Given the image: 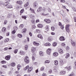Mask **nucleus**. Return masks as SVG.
Segmentation results:
<instances>
[{
  "mask_svg": "<svg viewBox=\"0 0 76 76\" xmlns=\"http://www.w3.org/2000/svg\"><path fill=\"white\" fill-rule=\"evenodd\" d=\"M6 1L3 4L4 6V7H6L8 9H11L12 8V6L10 5L9 4V2H10V0H6Z\"/></svg>",
  "mask_w": 76,
  "mask_h": 76,
  "instance_id": "obj_1",
  "label": "nucleus"
},
{
  "mask_svg": "<svg viewBox=\"0 0 76 76\" xmlns=\"http://www.w3.org/2000/svg\"><path fill=\"white\" fill-rule=\"evenodd\" d=\"M24 61L26 63V64H28L29 62V58L28 56H26L24 58Z\"/></svg>",
  "mask_w": 76,
  "mask_h": 76,
  "instance_id": "obj_2",
  "label": "nucleus"
},
{
  "mask_svg": "<svg viewBox=\"0 0 76 76\" xmlns=\"http://www.w3.org/2000/svg\"><path fill=\"white\" fill-rule=\"evenodd\" d=\"M69 26H70V25L67 24L66 25V32L68 33L69 32H70V29H69Z\"/></svg>",
  "mask_w": 76,
  "mask_h": 76,
  "instance_id": "obj_3",
  "label": "nucleus"
},
{
  "mask_svg": "<svg viewBox=\"0 0 76 76\" xmlns=\"http://www.w3.org/2000/svg\"><path fill=\"white\" fill-rule=\"evenodd\" d=\"M69 41H70L71 42V44L72 46H73L74 47L76 45V43L75 42L73 41L72 40V39H70L69 40Z\"/></svg>",
  "mask_w": 76,
  "mask_h": 76,
  "instance_id": "obj_4",
  "label": "nucleus"
},
{
  "mask_svg": "<svg viewBox=\"0 0 76 76\" xmlns=\"http://www.w3.org/2000/svg\"><path fill=\"white\" fill-rule=\"evenodd\" d=\"M5 58L7 60H10V55L6 56L5 57Z\"/></svg>",
  "mask_w": 76,
  "mask_h": 76,
  "instance_id": "obj_5",
  "label": "nucleus"
},
{
  "mask_svg": "<svg viewBox=\"0 0 76 76\" xmlns=\"http://www.w3.org/2000/svg\"><path fill=\"white\" fill-rule=\"evenodd\" d=\"M16 3L17 4H18L21 5V4H22L23 2H22V1H18L16 2Z\"/></svg>",
  "mask_w": 76,
  "mask_h": 76,
  "instance_id": "obj_6",
  "label": "nucleus"
},
{
  "mask_svg": "<svg viewBox=\"0 0 76 76\" xmlns=\"http://www.w3.org/2000/svg\"><path fill=\"white\" fill-rule=\"evenodd\" d=\"M33 44L34 45H35L36 46H38L39 45V44L37 42H33Z\"/></svg>",
  "mask_w": 76,
  "mask_h": 76,
  "instance_id": "obj_7",
  "label": "nucleus"
},
{
  "mask_svg": "<svg viewBox=\"0 0 76 76\" xmlns=\"http://www.w3.org/2000/svg\"><path fill=\"white\" fill-rule=\"evenodd\" d=\"M37 37L38 38H40V39H43V37H42V35H41V34H38L37 35Z\"/></svg>",
  "mask_w": 76,
  "mask_h": 76,
  "instance_id": "obj_8",
  "label": "nucleus"
},
{
  "mask_svg": "<svg viewBox=\"0 0 76 76\" xmlns=\"http://www.w3.org/2000/svg\"><path fill=\"white\" fill-rule=\"evenodd\" d=\"M44 21H45V22L46 23H50L51 22V21L50 20L48 19H45L44 20Z\"/></svg>",
  "mask_w": 76,
  "mask_h": 76,
  "instance_id": "obj_9",
  "label": "nucleus"
},
{
  "mask_svg": "<svg viewBox=\"0 0 76 76\" xmlns=\"http://www.w3.org/2000/svg\"><path fill=\"white\" fill-rule=\"evenodd\" d=\"M50 53H51V49H48L47 51V54L48 55H50Z\"/></svg>",
  "mask_w": 76,
  "mask_h": 76,
  "instance_id": "obj_10",
  "label": "nucleus"
},
{
  "mask_svg": "<svg viewBox=\"0 0 76 76\" xmlns=\"http://www.w3.org/2000/svg\"><path fill=\"white\" fill-rule=\"evenodd\" d=\"M32 69H33V67H30L28 69V73L31 72L32 70Z\"/></svg>",
  "mask_w": 76,
  "mask_h": 76,
  "instance_id": "obj_11",
  "label": "nucleus"
},
{
  "mask_svg": "<svg viewBox=\"0 0 76 76\" xmlns=\"http://www.w3.org/2000/svg\"><path fill=\"white\" fill-rule=\"evenodd\" d=\"M64 56H65L66 58H68L70 56V54L69 53H67L66 55H65Z\"/></svg>",
  "mask_w": 76,
  "mask_h": 76,
  "instance_id": "obj_12",
  "label": "nucleus"
},
{
  "mask_svg": "<svg viewBox=\"0 0 76 76\" xmlns=\"http://www.w3.org/2000/svg\"><path fill=\"white\" fill-rule=\"evenodd\" d=\"M59 39L61 41H64L65 39L64 37L61 36L60 38Z\"/></svg>",
  "mask_w": 76,
  "mask_h": 76,
  "instance_id": "obj_13",
  "label": "nucleus"
},
{
  "mask_svg": "<svg viewBox=\"0 0 76 76\" xmlns=\"http://www.w3.org/2000/svg\"><path fill=\"white\" fill-rule=\"evenodd\" d=\"M54 64L56 66H58V62L57 60H55L54 61Z\"/></svg>",
  "mask_w": 76,
  "mask_h": 76,
  "instance_id": "obj_14",
  "label": "nucleus"
},
{
  "mask_svg": "<svg viewBox=\"0 0 76 76\" xmlns=\"http://www.w3.org/2000/svg\"><path fill=\"white\" fill-rule=\"evenodd\" d=\"M31 50L33 53H34V51L36 50V48H35L33 47L31 48Z\"/></svg>",
  "mask_w": 76,
  "mask_h": 76,
  "instance_id": "obj_15",
  "label": "nucleus"
},
{
  "mask_svg": "<svg viewBox=\"0 0 76 76\" xmlns=\"http://www.w3.org/2000/svg\"><path fill=\"white\" fill-rule=\"evenodd\" d=\"M33 6L34 7H37V6H38V4H37L36 2H35L34 3Z\"/></svg>",
  "mask_w": 76,
  "mask_h": 76,
  "instance_id": "obj_16",
  "label": "nucleus"
},
{
  "mask_svg": "<svg viewBox=\"0 0 76 76\" xmlns=\"http://www.w3.org/2000/svg\"><path fill=\"white\" fill-rule=\"evenodd\" d=\"M44 45H45V46H50V43L49 42H47L44 44Z\"/></svg>",
  "mask_w": 76,
  "mask_h": 76,
  "instance_id": "obj_17",
  "label": "nucleus"
},
{
  "mask_svg": "<svg viewBox=\"0 0 76 76\" xmlns=\"http://www.w3.org/2000/svg\"><path fill=\"white\" fill-rule=\"evenodd\" d=\"M6 30V28L5 27H3L2 29V31L3 32H5Z\"/></svg>",
  "mask_w": 76,
  "mask_h": 76,
  "instance_id": "obj_18",
  "label": "nucleus"
},
{
  "mask_svg": "<svg viewBox=\"0 0 76 76\" xmlns=\"http://www.w3.org/2000/svg\"><path fill=\"white\" fill-rule=\"evenodd\" d=\"M42 10V7H39L37 10V11L38 12H41Z\"/></svg>",
  "mask_w": 76,
  "mask_h": 76,
  "instance_id": "obj_19",
  "label": "nucleus"
},
{
  "mask_svg": "<svg viewBox=\"0 0 76 76\" xmlns=\"http://www.w3.org/2000/svg\"><path fill=\"white\" fill-rule=\"evenodd\" d=\"M64 64L63 61L62 60H61L60 62V66H63Z\"/></svg>",
  "mask_w": 76,
  "mask_h": 76,
  "instance_id": "obj_20",
  "label": "nucleus"
},
{
  "mask_svg": "<svg viewBox=\"0 0 76 76\" xmlns=\"http://www.w3.org/2000/svg\"><path fill=\"white\" fill-rule=\"evenodd\" d=\"M53 54L54 56L55 57H57V56H58V53L57 52H55L53 53Z\"/></svg>",
  "mask_w": 76,
  "mask_h": 76,
  "instance_id": "obj_21",
  "label": "nucleus"
},
{
  "mask_svg": "<svg viewBox=\"0 0 76 76\" xmlns=\"http://www.w3.org/2000/svg\"><path fill=\"white\" fill-rule=\"evenodd\" d=\"M58 51L59 53L60 54H61L63 53V50L62 49H59L58 50Z\"/></svg>",
  "mask_w": 76,
  "mask_h": 76,
  "instance_id": "obj_22",
  "label": "nucleus"
},
{
  "mask_svg": "<svg viewBox=\"0 0 76 76\" xmlns=\"http://www.w3.org/2000/svg\"><path fill=\"white\" fill-rule=\"evenodd\" d=\"M15 63L14 62H12L11 63V66H12V67H14L15 66Z\"/></svg>",
  "mask_w": 76,
  "mask_h": 76,
  "instance_id": "obj_23",
  "label": "nucleus"
},
{
  "mask_svg": "<svg viewBox=\"0 0 76 76\" xmlns=\"http://www.w3.org/2000/svg\"><path fill=\"white\" fill-rule=\"evenodd\" d=\"M37 26L38 28H42L43 26L41 24H39L37 25Z\"/></svg>",
  "mask_w": 76,
  "mask_h": 76,
  "instance_id": "obj_24",
  "label": "nucleus"
},
{
  "mask_svg": "<svg viewBox=\"0 0 76 76\" xmlns=\"http://www.w3.org/2000/svg\"><path fill=\"white\" fill-rule=\"evenodd\" d=\"M30 10L31 11V12L32 13H34V14H35V11H34V10L31 8H30Z\"/></svg>",
  "mask_w": 76,
  "mask_h": 76,
  "instance_id": "obj_25",
  "label": "nucleus"
},
{
  "mask_svg": "<svg viewBox=\"0 0 76 76\" xmlns=\"http://www.w3.org/2000/svg\"><path fill=\"white\" fill-rule=\"evenodd\" d=\"M20 53L21 55H24L25 54V53L23 51L21 50L20 52Z\"/></svg>",
  "mask_w": 76,
  "mask_h": 76,
  "instance_id": "obj_26",
  "label": "nucleus"
},
{
  "mask_svg": "<svg viewBox=\"0 0 76 76\" xmlns=\"http://www.w3.org/2000/svg\"><path fill=\"white\" fill-rule=\"evenodd\" d=\"M17 36L19 38H22V35L21 34H18Z\"/></svg>",
  "mask_w": 76,
  "mask_h": 76,
  "instance_id": "obj_27",
  "label": "nucleus"
},
{
  "mask_svg": "<svg viewBox=\"0 0 76 76\" xmlns=\"http://www.w3.org/2000/svg\"><path fill=\"white\" fill-rule=\"evenodd\" d=\"M18 49H16L14 50V53L15 54H16L17 53H18Z\"/></svg>",
  "mask_w": 76,
  "mask_h": 76,
  "instance_id": "obj_28",
  "label": "nucleus"
},
{
  "mask_svg": "<svg viewBox=\"0 0 76 76\" xmlns=\"http://www.w3.org/2000/svg\"><path fill=\"white\" fill-rule=\"evenodd\" d=\"M39 55L40 56H44V53H43V52L40 51L39 52Z\"/></svg>",
  "mask_w": 76,
  "mask_h": 76,
  "instance_id": "obj_29",
  "label": "nucleus"
},
{
  "mask_svg": "<svg viewBox=\"0 0 76 76\" xmlns=\"http://www.w3.org/2000/svg\"><path fill=\"white\" fill-rule=\"evenodd\" d=\"M29 65H28L27 66H26L24 69V70H26L28 69L29 68Z\"/></svg>",
  "mask_w": 76,
  "mask_h": 76,
  "instance_id": "obj_30",
  "label": "nucleus"
},
{
  "mask_svg": "<svg viewBox=\"0 0 76 76\" xmlns=\"http://www.w3.org/2000/svg\"><path fill=\"white\" fill-rule=\"evenodd\" d=\"M57 43L56 42H54L53 43V47H56V46H57Z\"/></svg>",
  "mask_w": 76,
  "mask_h": 76,
  "instance_id": "obj_31",
  "label": "nucleus"
},
{
  "mask_svg": "<svg viewBox=\"0 0 76 76\" xmlns=\"http://www.w3.org/2000/svg\"><path fill=\"white\" fill-rule=\"evenodd\" d=\"M21 67V66L20 65L18 64L17 66V69H18V70H20V67Z\"/></svg>",
  "mask_w": 76,
  "mask_h": 76,
  "instance_id": "obj_32",
  "label": "nucleus"
},
{
  "mask_svg": "<svg viewBox=\"0 0 76 76\" xmlns=\"http://www.w3.org/2000/svg\"><path fill=\"white\" fill-rule=\"evenodd\" d=\"M45 29H46V31H49V27H48V26H47L45 28Z\"/></svg>",
  "mask_w": 76,
  "mask_h": 76,
  "instance_id": "obj_33",
  "label": "nucleus"
},
{
  "mask_svg": "<svg viewBox=\"0 0 76 76\" xmlns=\"http://www.w3.org/2000/svg\"><path fill=\"white\" fill-rule=\"evenodd\" d=\"M50 61L49 60H47L45 61V63L48 64V63H50Z\"/></svg>",
  "mask_w": 76,
  "mask_h": 76,
  "instance_id": "obj_34",
  "label": "nucleus"
},
{
  "mask_svg": "<svg viewBox=\"0 0 76 76\" xmlns=\"http://www.w3.org/2000/svg\"><path fill=\"white\" fill-rule=\"evenodd\" d=\"M1 63L2 64H5V63H6V61H1Z\"/></svg>",
  "mask_w": 76,
  "mask_h": 76,
  "instance_id": "obj_35",
  "label": "nucleus"
},
{
  "mask_svg": "<svg viewBox=\"0 0 76 76\" xmlns=\"http://www.w3.org/2000/svg\"><path fill=\"white\" fill-rule=\"evenodd\" d=\"M71 69H72V66H69L67 68L68 70H71Z\"/></svg>",
  "mask_w": 76,
  "mask_h": 76,
  "instance_id": "obj_36",
  "label": "nucleus"
},
{
  "mask_svg": "<svg viewBox=\"0 0 76 76\" xmlns=\"http://www.w3.org/2000/svg\"><path fill=\"white\" fill-rule=\"evenodd\" d=\"M41 15H42L43 16H46V15H49V14L47 13L46 14H45L43 13H41Z\"/></svg>",
  "mask_w": 76,
  "mask_h": 76,
  "instance_id": "obj_37",
  "label": "nucleus"
},
{
  "mask_svg": "<svg viewBox=\"0 0 76 76\" xmlns=\"http://www.w3.org/2000/svg\"><path fill=\"white\" fill-rule=\"evenodd\" d=\"M36 32H37V33H38V34L40 33L41 31L40 30L38 29H36Z\"/></svg>",
  "mask_w": 76,
  "mask_h": 76,
  "instance_id": "obj_38",
  "label": "nucleus"
},
{
  "mask_svg": "<svg viewBox=\"0 0 76 76\" xmlns=\"http://www.w3.org/2000/svg\"><path fill=\"white\" fill-rule=\"evenodd\" d=\"M29 4V2H27L26 3L25 5H24V7H27L28 6V5Z\"/></svg>",
  "mask_w": 76,
  "mask_h": 76,
  "instance_id": "obj_39",
  "label": "nucleus"
},
{
  "mask_svg": "<svg viewBox=\"0 0 76 76\" xmlns=\"http://www.w3.org/2000/svg\"><path fill=\"white\" fill-rule=\"evenodd\" d=\"M28 46L27 45H26L25 46V50H28Z\"/></svg>",
  "mask_w": 76,
  "mask_h": 76,
  "instance_id": "obj_40",
  "label": "nucleus"
},
{
  "mask_svg": "<svg viewBox=\"0 0 76 76\" xmlns=\"http://www.w3.org/2000/svg\"><path fill=\"white\" fill-rule=\"evenodd\" d=\"M51 29L53 31H54V29L55 28H54V26H52L51 27Z\"/></svg>",
  "mask_w": 76,
  "mask_h": 76,
  "instance_id": "obj_41",
  "label": "nucleus"
},
{
  "mask_svg": "<svg viewBox=\"0 0 76 76\" xmlns=\"http://www.w3.org/2000/svg\"><path fill=\"white\" fill-rule=\"evenodd\" d=\"M7 20H5L4 21V25H6L7 24Z\"/></svg>",
  "mask_w": 76,
  "mask_h": 76,
  "instance_id": "obj_42",
  "label": "nucleus"
},
{
  "mask_svg": "<svg viewBox=\"0 0 76 76\" xmlns=\"http://www.w3.org/2000/svg\"><path fill=\"white\" fill-rule=\"evenodd\" d=\"M44 69H45V67H42L40 68L41 71H43V70H44Z\"/></svg>",
  "mask_w": 76,
  "mask_h": 76,
  "instance_id": "obj_43",
  "label": "nucleus"
},
{
  "mask_svg": "<svg viewBox=\"0 0 76 76\" xmlns=\"http://www.w3.org/2000/svg\"><path fill=\"white\" fill-rule=\"evenodd\" d=\"M24 11V9H23L20 10V13H23Z\"/></svg>",
  "mask_w": 76,
  "mask_h": 76,
  "instance_id": "obj_44",
  "label": "nucleus"
},
{
  "mask_svg": "<svg viewBox=\"0 0 76 76\" xmlns=\"http://www.w3.org/2000/svg\"><path fill=\"white\" fill-rule=\"evenodd\" d=\"M51 37L50 36L49 37L48 39V41H51Z\"/></svg>",
  "mask_w": 76,
  "mask_h": 76,
  "instance_id": "obj_45",
  "label": "nucleus"
},
{
  "mask_svg": "<svg viewBox=\"0 0 76 76\" xmlns=\"http://www.w3.org/2000/svg\"><path fill=\"white\" fill-rule=\"evenodd\" d=\"M19 27L20 28H23V24L20 25Z\"/></svg>",
  "mask_w": 76,
  "mask_h": 76,
  "instance_id": "obj_46",
  "label": "nucleus"
},
{
  "mask_svg": "<svg viewBox=\"0 0 76 76\" xmlns=\"http://www.w3.org/2000/svg\"><path fill=\"white\" fill-rule=\"evenodd\" d=\"M26 29L24 28L23 29V32H26Z\"/></svg>",
  "mask_w": 76,
  "mask_h": 76,
  "instance_id": "obj_47",
  "label": "nucleus"
},
{
  "mask_svg": "<svg viewBox=\"0 0 76 76\" xmlns=\"http://www.w3.org/2000/svg\"><path fill=\"white\" fill-rule=\"evenodd\" d=\"M30 17L31 18H33L34 17V15H30Z\"/></svg>",
  "mask_w": 76,
  "mask_h": 76,
  "instance_id": "obj_48",
  "label": "nucleus"
},
{
  "mask_svg": "<svg viewBox=\"0 0 76 76\" xmlns=\"http://www.w3.org/2000/svg\"><path fill=\"white\" fill-rule=\"evenodd\" d=\"M12 15H8L7 16V18H10V17H11V16H12Z\"/></svg>",
  "mask_w": 76,
  "mask_h": 76,
  "instance_id": "obj_49",
  "label": "nucleus"
},
{
  "mask_svg": "<svg viewBox=\"0 0 76 76\" xmlns=\"http://www.w3.org/2000/svg\"><path fill=\"white\" fill-rule=\"evenodd\" d=\"M9 41V40L8 39H6L5 40L4 42H8V41Z\"/></svg>",
  "mask_w": 76,
  "mask_h": 76,
  "instance_id": "obj_50",
  "label": "nucleus"
},
{
  "mask_svg": "<svg viewBox=\"0 0 76 76\" xmlns=\"http://www.w3.org/2000/svg\"><path fill=\"white\" fill-rule=\"evenodd\" d=\"M15 33H16V31L15 30H13V31H12V34H15Z\"/></svg>",
  "mask_w": 76,
  "mask_h": 76,
  "instance_id": "obj_51",
  "label": "nucleus"
},
{
  "mask_svg": "<svg viewBox=\"0 0 76 76\" xmlns=\"http://www.w3.org/2000/svg\"><path fill=\"white\" fill-rule=\"evenodd\" d=\"M48 73L50 74L51 73H52V70L51 69L48 72Z\"/></svg>",
  "mask_w": 76,
  "mask_h": 76,
  "instance_id": "obj_52",
  "label": "nucleus"
},
{
  "mask_svg": "<svg viewBox=\"0 0 76 76\" xmlns=\"http://www.w3.org/2000/svg\"><path fill=\"white\" fill-rule=\"evenodd\" d=\"M69 76H75V74L74 73L71 74L69 75Z\"/></svg>",
  "mask_w": 76,
  "mask_h": 76,
  "instance_id": "obj_53",
  "label": "nucleus"
},
{
  "mask_svg": "<svg viewBox=\"0 0 76 76\" xmlns=\"http://www.w3.org/2000/svg\"><path fill=\"white\" fill-rule=\"evenodd\" d=\"M22 18H24V19H26V16H22Z\"/></svg>",
  "mask_w": 76,
  "mask_h": 76,
  "instance_id": "obj_54",
  "label": "nucleus"
},
{
  "mask_svg": "<svg viewBox=\"0 0 76 76\" xmlns=\"http://www.w3.org/2000/svg\"><path fill=\"white\" fill-rule=\"evenodd\" d=\"M37 64H38V62H35L33 63V64H34V65H37Z\"/></svg>",
  "mask_w": 76,
  "mask_h": 76,
  "instance_id": "obj_55",
  "label": "nucleus"
},
{
  "mask_svg": "<svg viewBox=\"0 0 76 76\" xmlns=\"http://www.w3.org/2000/svg\"><path fill=\"white\" fill-rule=\"evenodd\" d=\"M29 35L30 37H32V33L31 32H30L29 33Z\"/></svg>",
  "mask_w": 76,
  "mask_h": 76,
  "instance_id": "obj_56",
  "label": "nucleus"
},
{
  "mask_svg": "<svg viewBox=\"0 0 76 76\" xmlns=\"http://www.w3.org/2000/svg\"><path fill=\"white\" fill-rule=\"evenodd\" d=\"M61 3H65V1L64 0H60Z\"/></svg>",
  "mask_w": 76,
  "mask_h": 76,
  "instance_id": "obj_57",
  "label": "nucleus"
},
{
  "mask_svg": "<svg viewBox=\"0 0 76 76\" xmlns=\"http://www.w3.org/2000/svg\"><path fill=\"white\" fill-rule=\"evenodd\" d=\"M66 50H69V47L68 46H67L66 47Z\"/></svg>",
  "mask_w": 76,
  "mask_h": 76,
  "instance_id": "obj_58",
  "label": "nucleus"
},
{
  "mask_svg": "<svg viewBox=\"0 0 76 76\" xmlns=\"http://www.w3.org/2000/svg\"><path fill=\"white\" fill-rule=\"evenodd\" d=\"M48 10L49 12H51V10L50 9V8H48Z\"/></svg>",
  "mask_w": 76,
  "mask_h": 76,
  "instance_id": "obj_59",
  "label": "nucleus"
},
{
  "mask_svg": "<svg viewBox=\"0 0 76 76\" xmlns=\"http://www.w3.org/2000/svg\"><path fill=\"white\" fill-rule=\"evenodd\" d=\"M31 22L33 23H35V20H31Z\"/></svg>",
  "mask_w": 76,
  "mask_h": 76,
  "instance_id": "obj_60",
  "label": "nucleus"
},
{
  "mask_svg": "<svg viewBox=\"0 0 76 76\" xmlns=\"http://www.w3.org/2000/svg\"><path fill=\"white\" fill-rule=\"evenodd\" d=\"M42 76H47V74L45 73H44L42 74Z\"/></svg>",
  "mask_w": 76,
  "mask_h": 76,
  "instance_id": "obj_61",
  "label": "nucleus"
},
{
  "mask_svg": "<svg viewBox=\"0 0 76 76\" xmlns=\"http://www.w3.org/2000/svg\"><path fill=\"white\" fill-rule=\"evenodd\" d=\"M2 67H4V68H5V69H6L7 68V66H5V65H3Z\"/></svg>",
  "mask_w": 76,
  "mask_h": 76,
  "instance_id": "obj_62",
  "label": "nucleus"
},
{
  "mask_svg": "<svg viewBox=\"0 0 76 76\" xmlns=\"http://www.w3.org/2000/svg\"><path fill=\"white\" fill-rule=\"evenodd\" d=\"M72 9L74 11H75V12H76V10L75 9V7H72Z\"/></svg>",
  "mask_w": 76,
  "mask_h": 76,
  "instance_id": "obj_63",
  "label": "nucleus"
},
{
  "mask_svg": "<svg viewBox=\"0 0 76 76\" xmlns=\"http://www.w3.org/2000/svg\"><path fill=\"white\" fill-rule=\"evenodd\" d=\"M74 22H76V17H74Z\"/></svg>",
  "mask_w": 76,
  "mask_h": 76,
  "instance_id": "obj_64",
  "label": "nucleus"
}]
</instances>
